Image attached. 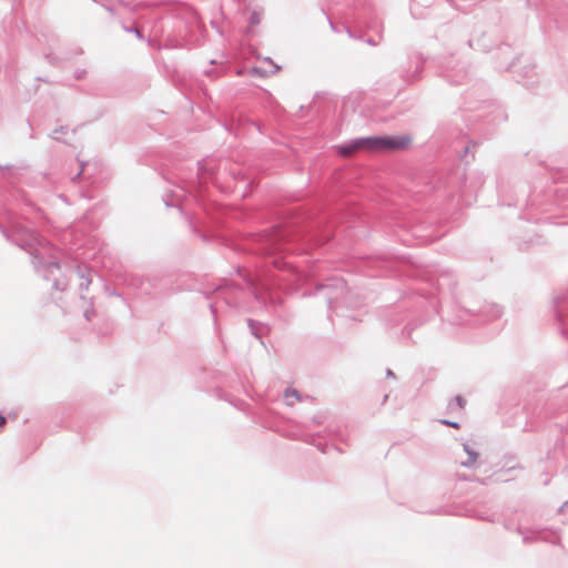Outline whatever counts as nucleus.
<instances>
[{"label":"nucleus","instance_id":"obj_1","mask_svg":"<svg viewBox=\"0 0 568 568\" xmlns=\"http://www.w3.org/2000/svg\"><path fill=\"white\" fill-rule=\"evenodd\" d=\"M412 138L409 135H395L383 138H369L363 142L367 144V150H388V151H403L412 145Z\"/></svg>","mask_w":568,"mask_h":568},{"label":"nucleus","instance_id":"obj_2","mask_svg":"<svg viewBox=\"0 0 568 568\" xmlns=\"http://www.w3.org/2000/svg\"><path fill=\"white\" fill-rule=\"evenodd\" d=\"M262 63H263V65L256 67L252 70V72L254 74H258L261 77H266V75L276 73L280 69L277 65H274L272 62H270L267 60H264Z\"/></svg>","mask_w":568,"mask_h":568},{"label":"nucleus","instance_id":"obj_3","mask_svg":"<svg viewBox=\"0 0 568 568\" xmlns=\"http://www.w3.org/2000/svg\"><path fill=\"white\" fill-rule=\"evenodd\" d=\"M465 406H466L465 398L462 396H456L455 398H453L449 402L448 409H449V412L455 413V412L463 410L465 408Z\"/></svg>","mask_w":568,"mask_h":568},{"label":"nucleus","instance_id":"obj_4","mask_svg":"<svg viewBox=\"0 0 568 568\" xmlns=\"http://www.w3.org/2000/svg\"><path fill=\"white\" fill-rule=\"evenodd\" d=\"M365 140H359V141H356L353 145L351 146H345V148H342L341 149V153L345 156H348L351 155L355 150L357 149H367V144H363Z\"/></svg>","mask_w":568,"mask_h":568},{"label":"nucleus","instance_id":"obj_5","mask_svg":"<svg viewBox=\"0 0 568 568\" xmlns=\"http://www.w3.org/2000/svg\"><path fill=\"white\" fill-rule=\"evenodd\" d=\"M285 398H286L288 405H293L294 402L300 399L298 395H297V392L295 389H286L285 390Z\"/></svg>","mask_w":568,"mask_h":568},{"label":"nucleus","instance_id":"obj_6","mask_svg":"<svg viewBox=\"0 0 568 568\" xmlns=\"http://www.w3.org/2000/svg\"><path fill=\"white\" fill-rule=\"evenodd\" d=\"M260 21H261V19H260V14H258L257 12H253V13L251 14V17H250V24H251L252 27H254V26L258 24V23H260Z\"/></svg>","mask_w":568,"mask_h":568},{"label":"nucleus","instance_id":"obj_7","mask_svg":"<svg viewBox=\"0 0 568 568\" xmlns=\"http://www.w3.org/2000/svg\"><path fill=\"white\" fill-rule=\"evenodd\" d=\"M443 424L447 425V426H450V427H454L456 429L460 428V425L456 422H450V420H442Z\"/></svg>","mask_w":568,"mask_h":568},{"label":"nucleus","instance_id":"obj_8","mask_svg":"<svg viewBox=\"0 0 568 568\" xmlns=\"http://www.w3.org/2000/svg\"><path fill=\"white\" fill-rule=\"evenodd\" d=\"M7 419L0 414V428L4 427Z\"/></svg>","mask_w":568,"mask_h":568}]
</instances>
